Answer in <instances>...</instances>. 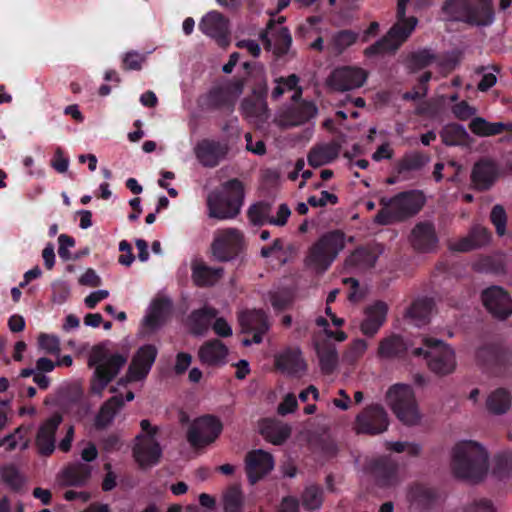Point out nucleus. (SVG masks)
Here are the masks:
<instances>
[{
  "label": "nucleus",
  "instance_id": "nucleus-33",
  "mask_svg": "<svg viewBox=\"0 0 512 512\" xmlns=\"http://www.w3.org/2000/svg\"><path fill=\"white\" fill-rule=\"evenodd\" d=\"M497 177L498 170L492 161H480L474 166L472 180L478 189L484 190L489 188Z\"/></svg>",
  "mask_w": 512,
  "mask_h": 512
},
{
  "label": "nucleus",
  "instance_id": "nucleus-16",
  "mask_svg": "<svg viewBox=\"0 0 512 512\" xmlns=\"http://www.w3.org/2000/svg\"><path fill=\"white\" fill-rule=\"evenodd\" d=\"M388 415L381 405L368 406L356 418V431L365 434H378L388 427Z\"/></svg>",
  "mask_w": 512,
  "mask_h": 512
},
{
  "label": "nucleus",
  "instance_id": "nucleus-9",
  "mask_svg": "<svg viewBox=\"0 0 512 512\" xmlns=\"http://www.w3.org/2000/svg\"><path fill=\"white\" fill-rule=\"evenodd\" d=\"M423 346L415 348V356H424L431 371L438 375H448L456 369L455 351L442 340L423 338Z\"/></svg>",
  "mask_w": 512,
  "mask_h": 512
},
{
  "label": "nucleus",
  "instance_id": "nucleus-4",
  "mask_svg": "<svg viewBox=\"0 0 512 512\" xmlns=\"http://www.w3.org/2000/svg\"><path fill=\"white\" fill-rule=\"evenodd\" d=\"M410 0H397V22L385 37L365 49L366 56L383 55L395 52L411 35L417 25L415 17H406V5Z\"/></svg>",
  "mask_w": 512,
  "mask_h": 512
},
{
  "label": "nucleus",
  "instance_id": "nucleus-20",
  "mask_svg": "<svg viewBox=\"0 0 512 512\" xmlns=\"http://www.w3.org/2000/svg\"><path fill=\"white\" fill-rule=\"evenodd\" d=\"M388 313V305L382 301H376L366 307L364 318L360 323V331L368 337H373L384 325Z\"/></svg>",
  "mask_w": 512,
  "mask_h": 512
},
{
  "label": "nucleus",
  "instance_id": "nucleus-50",
  "mask_svg": "<svg viewBox=\"0 0 512 512\" xmlns=\"http://www.w3.org/2000/svg\"><path fill=\"white\" fill-rule=\"evenodd\" d=\"M2 480L12 489H19L25 482V478L18 471V469L12 465L5 466L1 472Z\"/></svg>",
  "mask_w": 512,
  "mask_h": 512
},
{
  "label": "nucleus",
  "instance_id": "nucleus-32",
  "mask_svg": "<svg viewBox=\"0 0 512 512\" xmlns=\"http://www.w3.org/2000/svg\"><path fill=\"white\" fill-rule=\"evenodd\" d=\"M411 241L417 250L431 251L437 243L434 226L429 222L417 224L412 231Z\"/></svg>",
  "mask_w": 512,
  "mask_h": 512
},
{
  "label": "nucleus",
  "instance_id": "nucleus-39",
  "mask_svg": "<svg viewBox=\"0 0 512 512\" xmlns=\"http://www.w3.org/2000/svg\"><path fill=\"white\" fill-rule=\"evenodd\" d=\"M223 273L222 268H213L198 263L193 266L192 277L198 286H211L221 279Z\"/></svg>",
  "mask_w": 512,
  "mask_h": 512
},
{
  "label": "nucleus",
  "instance_id": "nucleus-3",
  "mask_svg": "<svg viewBox=\"0 0 512 512\" xmlns=\"http://www.w3.org/2000/svg\"><path fill=\"white\" fill-rule=\"evenodd\" d=\"M244 198L243 184L232 179L224 183L219 191L207 197L208 216L218 220L232 219L238 215Z\"/></svg>",
  "mask_w": 512,
  "mask_h": 512
},
{
  "label": "nucleus",
  "instance_id": "nucleus-12",
  "mask_svg": "<svg viewBox=\"0 0 512 512\" xmlns=\"http://www.w3.org/2000/svg\"><path fill=\"white\" fill-rule=\"evenodd\" d=\"M274 366L281 373L300 378L308 370L307 361L298 345H287L274 354Z\"/></svg>",
  "mask_w": 512,
  "mask_h": 512
},
{
  "label": "nucleus",
  "instance_id": "nucleus-38",
  "mask_svg": "<svg viewBox=\"0 0 512 512\" xmlns=\"http://www.w3.org/2000/svg\"><path fill=\"white\" fill-rule=\"evenodd\" d=\"M469 127L474 134L481 137L497 135L503 132L504 130L512 131V123H491L481 117L474 118L471 121Z\"/></svg>",
  "mask_w": 512,
  "mask_h": 512
},
{
  "label": "nucleus",
  "instance_id": "nucleus-44",
  "mask_svg": "<svg viewBox=\"0 0 512 512\" xmlns=\"http://www.w3.org/2000/svg\"><path fill=\"white\" fill-rule=\"evenodd\" d=\"M244 505V496L237 486L227 488L222 494V506L225 512H240Z\"/></svg>",
  "mask_w": 512,
  "mask_h": 512
},
{
  "label": "nucleus",
  "instance_id": "nucleus-5",
  "mask_svg": "<svg viewBox=\"0 0 512 512\" xmlns=\"http://www.w3.org/2000/svg\"><path fill=\"white\" fill-rule=\"evenodd\" d=\"M424 204V197L418 191L404 192L395 197L381 200L382 208L375 217V222L388 225L401 221L417 213Z\"/></svg>",
  "mask_w": 512,
  "mask_h": 512
},
{
  "label": "nucleus",
  "instance_id": "nucleus-17",
  "mask_svg": "<svg viewBox=\"0 0 512 512\" xmlns=\"http://www.w3.org/2000/svg\"><path fill=\"white\" fill-rule=\"evenodd\" d=\"M318 109L313 102L302 101L295 107L279 111L274 122L282 128H290L304 124L317 115Z\"/></svg>",
  "mask_w": 512,
  "mask_h": 512
},
{
  "label": "nucleus",
  "instance_id": "nucleus-21",
  "mask_svg": "<svg viewBox=\"0 0 512 512\" xmlns=\"http://www.w3.org/2000/svg\"><path fill=\"white\" fill-rule=\"evenodd\" d=\"M239 322L245 333H253L254 344L262 342L263 335L269 330L267 315L262 310H248L239 315Z\"/></svg>",
  "mask_w": 512,
  "mask_h": 512
},
{
  "label": "nucleus",
  "instance_id": "nucleus-23",
  "mask_svg": "<svg viewBox=\"0 0 512 512\" xmlns=\"http://www.w3.org/2000/svg\"><path fill=\"white\" fill-rule=\"evenodd\" d=\"M228 150L226 143L203 140L195 147V154L202 165L214 167L226 156Z\"/></svg>",
  "mask_w": 512,
  "mask_h": 512
},
{
  "label": "nucleus",
  "instance_id": "nucleus-18",
  "mask_svg": "<svg viewBox=\"0 0 512 512\" xmlns=\"http://www.w3.org/2000/svg\"><path fill=\"white\" fill-rule=\"evenodd\" d=\"M482 301L486 309L499 319H506L512 314V299L502 287L492 286L484 290Z\"/></svg>",
  "mask_w": 512,
  "mask_h": 512
},
{
  "label": "nucleus",
  "instance_id": "nucleus-46",
  "mask_svg": "<svg viewBox=\"0 0 512 512\" xmlns=\"http://www.w3.org/2000/svg\"><path fill=\"white\" fill-rule=\"evenodd\" d=\"M27 431L28 429L25 427L17 428L14 433L1 440L0 445L6 446L8 450H14L16 448L26 449L29 443Z\"/></svg>",
  "mask_w": 512,
  "mask_h": 512
},
{
  "label": "nucleus",
  "instance_id": "nucleus-42",
  "mask_svg": "<svg viewBox=\"0 0 512 512\" xmlns=\"http://www.w3.org/2000/svg\"><path fill=\"white\" fill-rule=\"evenodd\" d=\"M123 400L120 396H114L109 399L102 407L96 417V426L105 427L112 422L116 413L123 405Z\"/></svg>",
  "mask_w": 512,
  "mask_h": 512
},
{
  "label": "nucleus",
  "instance_id": "nucleus-8",
  "mask_svg": "<svg viewBox=\"0 0 512 512\" xmlns=\"http://www.w3.org/2000/svg\"><path fill=\"white\" fill-rule=\"evenodd\" d=\"M345 247V236L340 231L322 235L309 249L305 263L317 272L325 271Z\"/></svg>",
  "mask_w": 512,
  "mask_h": 512
},
{
  "label": "nucleus",
  "instance_id": "nucleus-49",
  "mask_svg": "<svg viewBox=\"0 0 512 512\" xmlns=\"http://www.w3.org/2000/svg\"><path fill=\"white\" fill-rule=\"evenodd\" d=\"M323 491L317 486H309L302 496L303 506L310 510L318 509L322 505Z\"/></svg>",
  "mask_w": 512,
  "mask_h": 512
},
{
  "label": "nucleus",
  "instance_id": "nucleus-52",
  "mask_svg": "<svg viewBox=\"0 0 512 512\" xmlns=\"http://www.w3.org/2000/svg\"><path fill=\"white\" fill-rule=\"evenodd\" d=\"M490 219L495 226L496 233L503 236L506 233L507 215L501 205H495L490 213Z\"/></svg>",
  "mask_w": 512,
  "mask_h": 512
},
{
  "label": "nucleus",
  "instance_id": "nucleus-15",
  "mask_svg": "<svg viewBox=\"0 0 512 512\" xmlns=\"http://www.w3.org/2000/svg\"><path fill=\"white\" fill-rule=\"evenodd\" d=\"M156 356L157 349L155 346L148 344L140 347L131 361L126 377L121 379L118 384L122 385L144 379L149 373Z\"/></svg>",
  "mask_w": 512,
  "mask_h": 512
},
{
  "label": "nucleus",
  "instance_id": "nucleus-30",
  "mask_svg": "<svg viewBox=\"0 0 512 512\" xmlns=\"http://www.w3.org/2000/svg\"><path fill=\"white\" fill-rule=\"evenodd\" d=\"M200 361L208 366H221L226 363L227 347L219 340L204 343L198 352Z\"/></svg>",
  "mask_w": 512,
  "mask_h": 512
},
{
  "label": "nucleus",
  "instance_id": "nucleus-6",
  "mask_svg": "<svg viewBox=\"0 0 512 512\" xmlns=\"http://www.w3.org/2000/svg\"><path fill=\"white\" fill-rule=\"evenodd\" d=\"M386 404L397 419L407 426L421 423L422 414L416 401L414 390L406 384H395L386 392Z\"/></svg>",
  "mask_w": 512,
  "mask_h": 512
},
{
  "label": "nucleus",
  "instance_id": "nucleus-41",
  "mask_svg": "<svg viewBox=\"0 0 512 512\" xmlns=\"http://www.w3.org/2000/svg\"><path fill=\"white\" fill-rule=\"evenodd\" d=\"M217 311L214 308L205 307L195 311L190 316L191 328L194 334L201 335L209 327L210 321L215 318Z\"/></svg>",
  "mask_w": 512,
  "mask_h": 512
},
{
  "label": "nucleus",
  "instance_id": "nucleus-59",
  "mask_svg": "<svg viewBox=\"0 0 512 512\" xmlns=\"http://www.w3.org/2000/svg\"><path fill=\"white\" fill-rule=\"evenodd\" d=\"M337 201V196L328 191H322L320 197L310 196L308 198V203L312 207H323L326 206L327 204H336Z\"/></svg>",
  "mask_w": 512,
  "mask_h": 512
},
{
  "label": "nucleus",
  "instance_id": "nucleus-56",
  "mask_svg": "<svg viewBox=\"0 0 512 512\" xmlns=\"http://www.w3.org/2000/svg\"><path fill=\"white\" fill-rule=\"evenodd\" d=\"M269 213V206L264 203H257L252 205L248 210V216L252 223L262 224L267 220Z\"/></svg>",
  "mask_w": 512,
  "mask_h": 512
},
{
  "label": "nucleus",
  "instance_id": "nucleus-13",
  "mask_svg": "<svg viewBox=\"0 0 512 512\" xmlns=\"http://www.w3.org/2000/svg\"><path fill=\"white\" fill-rule=\"evenodd\" d=\"M367 77V71L360 67L343 66L331 72L327 84L335 91L344 92L362 87Z\"/></svg>",
  "mask_w": 512,
  "mask_h": 512
},
{
  "label": "nucleus",
  "instance_id": "nucleus-22",
  "mask_svg": "<svg viewBox=\"0 0 512 512\" xmlns=\"http://www.w3.org/2000/svg\"><path fill=\"white\" fill-rule=\"evenodd\" d=\"M273 467V457L264 450H253L246 456L247 475L252 484L268 474Z\"/></svg>",
  "mask_w": 512,
  "mask_h": 512
},
{
  "label": "nucleus",
  "instance_id": "nucleus-51",
  "mask_svg": "<svg viewBox=\"0 0 512 512\" xmlns=\"http://www.w3.org/2000/svg\"><path fill=\"white\" fill-rule=\"evenodd\" d=\"M38 346L46 353L57 355L60 352V339L54 334L41 333L38 336Z\"/></svg>",
  "mask_w": 512,
  "mask_h": 512
},
{
  "label": "nucleus",
  "instance_id": "nucleus-26",
  "mask_svg": "<svg viewBox=\"0 0 512 512\" xmlns=\"http://www.w3.org/2000/svg\"><path fill=\"white\" fill-rule=\"evenodd\" d=\"M491 233L485 227L473 226L469 234L451 243L450 248L454 251L467 252L481 248L490 243Z\"/></svg>",
  "mask_w": 512,
  "mask_h": 512
},
{
  "label": "nucleus",
  "instance_id": "nucleus-43",
  "mask_svg": "<svg viewBox=\"0 0 512 512\" xmlns=\"http://www.w3.org/2000/svg\"><path fill=\"white\" fill-rule=\"evenodd\" d=\"M291 433V429L287 424L268 422L262 429L264 437L273 444H282Z\"/></svg>",
  "mask_w": 512,
  "mask_h": 512
},
{
  "label": "nucleus",
  "instance_id": "nucleus-45",
  "mask_svg": "<svg viewBox=\"0 0 512 512\" xmlns=\"http://www.w3.org/2000/svg\"><path fill=\"white\" fill-rule=\"evenodd\" d=\"M358 34L350 30H343L335 33L331 39V46L337 53H342L356 43Z\"/></svg>",
  "mask_w": 512,
  "mask_h": 512
},
{
  "label": "nucleus",
  "instance_id": "nucleus-58",
  "mask_svg": "<svg viewBox=\"0 0 512 512\" xmlns=\"http://www.w3.org/2000/svg\"><path fill=\"white\" fill-rule=\"evenodd\" d=\"M435 60L434 55L428 51L423 50L419 51L412 55L411 57V67L413 69H421L424 68L430 64H432Z\"/></svg>",
  "mask_w": 512,
  "mask_h": 512
},
{
  "label": "nucleus",
  "instance_id": "nucleus-1",
  "mask_svg": "<svg viewBox=\"0 0 512 512\" xmlns=\"http://www.w3.org/2000/svg\"><path fill=\"white\" fill-rule=\"evenodd\" d=\"M451 470L459 479L479 481L488 471V453L478 442L460 441L452 449Z\"/></svg>",
  "mask_w": 512,
  "mask_h": 512
},
{
  "label": "nucleus",
  "instance_id": "nucleus-57",
  "mask_svg": "<svg viewBox=\"0 0 512 512\" xmlns=\"http://www.w3.org/2000/svg\"><path fill=\"white\" fill-rule=\"evenodd\" d=\"M425 158L418 153L406 155L400 163L401 171L416 170L425 164Z\"/></svg>",
  "mask_w": 512,
  "mask_h": 512
},
{
  "label": "nucleus",
  "instance_id": "nucleus-53",
  "mask_svg": "<svg viewBox=\"0 0 512 512\" xmlns=\"http://www.w3.org/2000/svg\"><path fill=\"white\" fill-rule=\"evenodd\" d=\"M368 344L363 339L354 340L344 354V359L352 364L360 359L366 352Z\"/></svg>",
  "mask_w": 512,
  "mask_h": 512
},
{
  "label": "nucleus",
  "instance_id": "nucleus-55",
  "mask_svg": "<svg viewBox=\"0 0 512 512\" xmlns=\"http://www.w3.org/2000/svg\"><path fill=\"white\" fill-rule=\"evenodd\" d=\"M388 449L397 453H406L412 457L418 456L421 452V446L414 442H390L388 444Z\"/></svg>",
  "mask_w": 512,
  "mask_h": 512
},
{
  "label": "nucleus",
  "instance_id": "nucleus-29",
  "mask_svg": "<svg viewBox=\"0 0 512 512\" xmlns=\"http://www.w3.org/2000/svg\"><path fill=\"white\" fill-rule=\"evenodd\" d=\"M372 472L376 482L380 487H395L402 479L397 464L387 460L380 459L372 467Z\"/></svg>",
  "mask_w": 512,
  "mask_h": 512
},
{
  "label": "nucleus",
  "instance_id": "nucleus-37",
  "mask_svg": "<svg viewBox=\"0 0 512 512\" xmlns=\"http://www.w3.org/2000/svg\"><path fill=\"white\" fill-rule=\"evenodd\" d=\"M267 36H269L268 45H273V49L276 54L282 55L289 50L292 43V37L286 27L276 28L270 23Z\"/></svg>",
  "mask_w": 512,
  "mask_h": 512
},
{
  "label": "nucleus",
  "instance_id": "nucleus-64",
  "mask_svg": "<svg viewBox=\"0 0 512 512\" xmlns=\"http://www.w3.org/2000/svg\"><path fill=\"white\" fill-rule=\"evenodd\" d=\"M52 167L59 173H64L69 167V159L64 155L61 148L55 150L53 159L51 161Z\"/></svg>",
  "mask_w": 512,
  "mask_h": 512
},
{
  "label": "nucleus",
  "instance_id": "nucleus-34",
  "mask_svg": "<svg viewBox=\"0 0 512 512\" xmlns=\"http://www.w3.org/2000/svg\"><path fill=\"white\" fill-rule=\"evenodd\" d=\"M274 88L271 92V98L275 101L279 100L286 92L292 91L291 96L294 102H297L302 95V88L299 86V77L291 74L287 77H278L274 80Z\"/></svg>",
  "mask_w": 512,
  "mask_h": 512
},
{
  "label": "nucleus",
  "instance_id": "nucleus-61",
  "mask_svg": "<svg viewBox=\"0 0 512 512\" xmlns=\"http://www.w3.org/2000/svg\"><path fill=\"white\" fill-rule=\"evenodd\" d=\"M58 242H59V248H58L59 256L64 260L70 259L71 254H70L69 249L75 246V240L66 234H61L58 237Z\"/></svg>",
  "mask_w": 512,
  "mask_h": 512
},
{
  "label": "nucleus",
  "instance_id": "nucleus-10",
  "mask_svg": "<svg viewBox=\"0 0 512 512\" xmlns=\"http://www.w3.org/2000/svg\"><path fill=\"white\" fill-rule=\"evenodd\" d=\"M443 10L451 19H466L477 25H486L493 20L490 0H448Z\"/></svg>",
  "mask_w": 512,
  "mask_h": 512
},
{
  "label": "nucleus",
  "instance_id": "nucleus-24",
  "mask_svg": "<svg viewBox=\"0 0 512 512\" xmlns=\"http://www.w3.org/2000/svg\"><path fill=\"white\" fill-rule=\"evenodd\" d=\"M199 29L207 36L216 39L220 44L226 43L228 21L217 11L207 13L199 23Z\"/></svg>",
  "mask_w": 512,
  "mask_h": 512
},
{
  "label": "nucleus",
  "instance_id": "nucleus-31",
  "mask_svg": "<svg viewBox=\"0 0 512 512\" xmlns=\"http://www.w3.org/2000/svg\"><path fill=\"white\" fill-rule=\"evenodd\" d=\"M512 406L511 393L505 388H496L485 399V409L489 415L501 416Z\"/></svg>",
  "mask_w": 512,
  "mask_h": 512
},
{
  "label": "nucleus",
  "instance_id": "nucleus-27",
  "mask_svg": "<svg viewBox=\"0 0 512 512\" xmlns=\"http://www.w3.org/2000/svg\"><path fill=\"white\" fill-rule=\"evenodd\" d=\"M62 422V417L58 414L53 415L47 421H45L36 437V445L38 447L39 453L42 455H49L55 449V438L54 434L57 430L58 426Z\"/></svg>",
  "mask_w": 512,
  "mask_h": 512
},
{
  "label": "nucleus",
  "instance_id": "nucleus-19",
  "mask_svg": "<svg viewBox=\"0 0 512 512\" xmlns=\"http://www.w3.org/2000/svg\"><path fill=\"white\" fill-rule=\"evenodd\" d=\"M266 93L267 83L265 81L259 92L255 91L252 96L245 98L241 104L243 115L257 125L265 123L269 118Z\"/></svg>",
  "mask_w": 512,
  "mask_h": 512
},
{
  "label": "nucleus",
  "instance_id": "nucleus-48",
  "mask_svg": "<svg viewBox=\"0 0 512 512\" xmlns=\"http://www.w3.org/2000/svg\"><path fill=\"white\" fill-rule=\"evenodd\" d=\"M408 497L411 502L426 505L435 497V492L423 484L413 485L409 492Z\"/></svg>",
  "mask_w": 512,
  "mask_h": 512
},
{
  "label": "nucleus",
  "instance_id": "nucleus-62",
  "mask_svg": "<svg viewBox=\"0 0 512 512\" xmlns=\"http://www.w3.org/2000/svg\"><path fill=\"white\" fill-rule=\"evenodd\" d=\"M454 116L460 120H467L476 113V109L468 105L467 102L461 101L452 107Z\"/></svg>",
  "mask_w": 512,
  "mask_h": 512
},
{
  "label": "nucleus",
  "instance_id": "nucleus-25",
  "mask_svg": "<svg viewBox=\"0 0 512 512\" xmlns=\"http://www.w3.org/2000/svg\"><path fill=\"white\" fill-rule=\"evenodd\" d=\"M170 311L171 302L168 299H155L143 319V328L148 332L156 331L166 322Z\"/></svg>",
  "mask_w": 512,
  "mask_h": 512
},
{
  "label": "nucleus",
  "instance_id": "nucleus-36",
  "mask_svg": "<svg viewBox=\"0 0 512 512\" xmlns=\"http://www.w3.org/2000/svg\"><path fill=\"white\" fill-rule=\"evenodd\" d=\"M409 345L403 340V338L396 334H391L384 337L379 342L378 356L381 358H394L403 354Z\"/></svg>",
  "mask_w": 512,
  "mask_h": 512
},
{
  "label": "nucleus",
  "instance_id": "nucleus-54",
  "mask_svg": "<svg viewBox=\"0 0 512 512\" xmlns=\"http://www.w3.org/2000/svg\"><path fill=\"white\" fill-rule=\"evenodd\" d=\"M317 355L319 357L322 370L330 372L334 369L337 363V353L334 348H317Z\"/></svg>",
  "mask_w": 512,
  "mask_h": 512
},
{
  "label": "nucleus",
  "instance_id": "nucleus-63",
  "mask_svg": "<svg viewBox=\"0 0 512 512\" xmlns=\"http://www.w3.org/2000/svg\"><path fill=\"white\" fill-rule=\"evenodd\" d=\"M145 61V56L139 54L137 52H129L125 55L123 59L124 68L128 70H139L143 62Z\"/></svg>",
  "mask_w": 512,
  "mask_h": 512
},
{
  "label": "nucleus",
  "instance_id": "nucleus-28",
  "mask_svg": "<svg viewBox=\"0 0 512 512\" xmlns=\"http://www.w3.org/2000/svg\"><path fill=\"white\" fill-rule=\"evenodd\" d=\"M92 472L91 464L75 462L62 470L59 479L65 486H84L90 480Z\"/></svg>",
  "mask_w": 512,
  "mask_h": 512
},
{
  "label": "nucleus",
  "instance_id": "nucleus-47",
  "mask_svg": "<svg viewBox=\"0 0 512 512\" xmlns=\"http://www.w3.org/2000/svg\"><path fill=\"white\" fill-rule=\"evenodd\" d=\"M429 312V303L426 300H419L410 307L407 317L411 319L414 325L421 326L427 321Z\"/></svg>",
  "mask_w": 512,
  "mask_h": 512
},
{
  "label": "nucleus",
  "instance_id": "nucleus-11",
  "mask_svg": "<svg viewBox=\"0 0 512 512\" xmlns=\"http://www.w3.org/2000/svg\"><path fill=\"white\" fill-rule=\"evenodd\" d=\"M245 248L243 233L236 228L218 229L214 233L212 254L221 262H227L238 257Z\"/></svg>",
  "mask_w": 512,
  "mask_h": 512
},
{
  "label": "nucleus",
  "instance_id": "nucleus-14",
  "mask_svg": "<svg viewBox=\"0 0 512 512\" xmlns=\"http://www.w3.org/2000/svg\"><path fill=\"white\" fill-rule=\"evenodd\" d=\"M222 425L212 416H203L193 421L189 428L187 439L193 447H204L220 435Z\"/></svg>",
  "mask_w": 512,
  "mask_h": 512
},
{
  "label": "nucleus",
  "instance_id": "nucleus-7",
  "mask_svg": "<svg viewBox=\"0 0 512 512\" xmlns=\"http://www.w3.org/2000/svg\"><path fill=\"white\" fill-rule=\"evenodd\" d=\"M141 432L135 437L132 454L142 469H148L160 462L162 447L159 441V428L144 419L140 422Z\"/></svg>",
  "mask_w": 512,
  "mask_h": 512
},
{
  "label": "nucleus",
  "instance_id": "nucleus-2",
  "mask_svg": "<svg viewBox=\"0 0 512 512\" xmlns=\"http://www.w3.org/2000/svg\"><path fill=\"white\" fill-rule=\"evenodd\" d=\"M126 362L127 358L121 354L111 352L108 344L102 343L94 346L88 359V365L95 369L91 380V392L95 395H101Z\"/></svg>",
  "mask_w": 512,
  "mask_h": 512
},
{
  "label": "nucleus",
  "instance_id": "nucleus-60",
  "mask_svg": "<svg viewBox=\"0 0 512 512\" xmlns=\"http://www.w3.org/2000/svg\"><path fill=\"white\" fill-rule=\"evenodd\" d=\"M270 302L274 309L282 310L292 302V297L288 292H274L270 294Z\"/></svg>",
  "mask_w": 512,
  "mask_h": 512
},
{
  "label": "nucleus",
  "instance_id": "nucleus-35",
  "mask_svg": "<svg viewBox=\"0 0 512 512\" xmlns=\"http://www.w3.org/2000/svg\"><path fill=\"white\" fill-rule=\"evenodd\" d=\"M339 155V146L335 143L321 144L313 147L308 154V162L313 167H320L335 160Z\"/></svg>",
  "mask_w": 512,
  "mask_h": 512
},
{
  "label": "nucleus",
  "instance_id": "nucleus-40",
  "mask_svg": "<svg viewBox=\"0 0 512 512\" xmlns=\"http://www.w3.org/2000/svg\"><path fill=\"white\" fill-rule=\"evenodd\" d=\"M441 138L446 145H465L468 142L469 134L462 125L448 124L441 131Z\"/></svg>",
  "mask_w": 512,
  "mask_h": 512
}]
</instances>
